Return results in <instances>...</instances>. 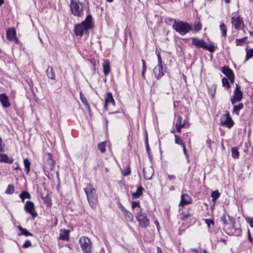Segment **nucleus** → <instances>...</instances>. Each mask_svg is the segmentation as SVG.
I'll return each mask as SVG.
<instances>
[{
    "label": "nucleus",
    "instance_id": "nucleus-1",
    "mask_svg": "<svg viewBox=\"0 0 253 253\" xmlns=\"http://www.w3.org/2000/svg\"><path fill=\"white\" fill-rule=\"evenodd\" d=\"M93 27V22L92 16L88 14L83 21L76 25L74 32L76 36L82 37L84 34H86L87 31Z\"/></svg>",
    "mask_w": 253,
    "mask_h": 253
},
{
    "label": "nucleus",
    "instance_id": "nucleus-2",
    "mask_svg": "<svg viewBox=\"0 0 253 253\" xmlns=\"http://www.w3.org/2000/svg\"><path fill=\"white\" fill-rule=\"evenodd\" d=\"M84 191L90 206L92 209H95L98 204V194L96 190L92 184L88 183L84 189Z\"/></svg>",
    "mask_w": 253,
    "mask_h": 253
},
{
    "label": "nucleus",
    "instance_id": "nucleus-3",
    "mask_svg": "<svg viewBox=\"0 0 253 253\" xmlns=\"http://www.w3.org/2000/svg\"><path fill=\"white\" fill-rule=\"evenodd\" d=\"M84 4L79 0H71L70 8L71 13L78 17L84 15Z\"/></svg>",
    "mask_w": 253,
    "mask_h": 253
},
{
    "label": "nucleus",
    "instance_id": "nucleus-4",
    "mask_svg": "<svg viewBox=\"0 0 253 253\" xmlns=\"http://www.w3.org/2000/svg\"><path fill=\"white\" fill-rule=\"evenodd\" d=\"M173 21L172 28L175 31L181 35L184 36L188 33L191 29L192 27L187 22L182 21H176L175 19H172Z\"/></svg>",
    "mask_w": 253,
    "mask_h": 253
},
{
    "label": "nucleus",
    "instance_id": "nucleus-5",
    "mask_svg": "<svg viewBox=\"0 0 253 253\" xmlns=\"http://www.w3.org/2000/svg\"><path fill=\"white\" fill-rule=\"evenodd\" d=\"M79 242L83 252L84 253H91V243L88 238L82 237L80 238Z\"/></svg>",
    "mask_w": 253,
    "mask_h": 253
},
{
    "label": "nucleus",
    "instance_id": "nucleus-6",
    "mask_svg": "<svg viewBox=\"0 0 253 253\" xmlns=\"http://www.w3.org/2000/svg\"><path fill=\"white\" fill-rule=\"evenodd\" d=\"M220 123L222 126H225L229 128H230L231 127H232L234 124V123L228 112H227L226 114L222 115L220 118Z\"/></svg>",
    "mask_w": 253,
    "mask_h": 253
},
{
    "label": "nucleus",
    "instance_id": "nucleus-7",
    "mask_svg": "<svg viewBox=\"0 0 253 253\" xmlns=\"http://www.w3.org/2000/svg\"><path fill=\"white\" fill-rule=\"evenodd\" d=\"M54 167V164L53 159H52V156L50 153H48L47 155L46 160L45 162V165L44 167V171L45 175L47 176L46 173H49V171L53 170Z\"/></svg>",
    "mask_w": 253,
    "mask_h": 253
},
{
    "label": "nucleus",
    "instance_id": "nucleus-8",
    "mask_svg": "<svg viewBox=\"0 0 253 253\" xmlns=\"http://www.w3.org/2000/svg\"><path fill=\"white\" fill-rule=\"evenodd\" d=\"M25 210L30 213L33 218L36 217L38 215L35 209L34 204L32 201H27L24 206Z\"/></svg>",
    "mask_w": 253,
    "mask_h": 253
},
{
    "label": "nucleus",
    "instance_id": "nucleus-9",
    "mask_svg": "<svg viewBox=\"0 0 253 253\" xmlns=\"http://www.w3.org/2000/svg\"><path fill=\"white\" fill-rule=\"evenodd\" d=\"M232 24L237 30L241 29L244 26V23L240 16H233L232 18Z\"/></svg>",
    "mask_w": 253,
    "mask_h": 253
},
{
    "label": "nucleus",
    "instance_id": "nucleus-10",
    "mask_svg": "<svg viewBox=\"0 0 253 253\" xmlns=\"http://www.w3.org/2000/svg\"><path fill=\"white\" fill-rule=\"evenodd\" d=\"M221 71L228 78L231 83H234V75L233 71L228 67H222Z\"/></svg>",
    "mask_w": 253,
    "mask_h": 253
},
{
    "label": "nucleus",
    "instance_id": "nucleus-11",
    "mask_svg": "<svg viewBox=\"0 0 253 253\" xmlns=\"http://www.w3.org/2000/svg\"><path fill=\"white\" fill-rule=\"evenodd\" d=\"M192 201V199L189 195L187 194H183L181 196V200L179 205L183 207L185 205L191 203Z\"/></svg>",
    "mask_w": 253,
    "mask_h": 253
},
{
    "label": "nucleus",
    "instance_id": "nucleus-12",
    "mask_svg": "<svg viewBox=\"0 0 253 253\" xmlns=\"http://www.w3.org/2000/svg\"><path fill=\"white\" fill-rule=\"evenodd\" d=\"M155 78L159 80L163 75V67L162 65H157L153 69Z\"/></svg>",
    "mask_w": 253,
    "mask_h": 253
},
{
    "label": "nucleus",
    "instance_id": "nucleus-13",
    "mask_svg": "<svg viewBox=\"0 0 253 253\" xmlns=\"http://www.w3.org/2000/svg\"><path fill=\"white\" fill-rule=\"evenodd\" d=\"M0 101L3 107L7 108L10 106V103L8 100V97L5 93H1L0 94Z\"/></svg>",
    "mask_w": 253,
    "mask_h": 253
},
{
    "label": "nucleus",
    "instance_id": "nucleus-14",
    "mask_svg": "<svg viewBox=\"0 0 253 253\" xmlns=\"http://www.w3.org/2000/svg\"><path fill=\"white\" fill-rule=\"evenodd\" d=\"M143 171L144 177L145 179L149 180L152 178L154 174V170L151 167L144 168Z\"/></svg>",
    "mask_w": 253,
    "mask_h": 253
},
{
    "label": "nucleus",
    "instance_id": "nucleus-15",
    "mask_svg": "<svg viewBox=\"0 0 253 253\" xmlns=\"http://www.w3.org/2000/svg\"><path fill=\"white\" fill-rule=\"evenodd\" d=\"M243 98V93L242 91L234 92L233 97L231 99V102L232 105L235 103L240 101Z\"/></svg>",
    "mask_w": 253,
    "mask_h": 253
},
{
    "label": "nucleus",
    "instance_id": "nucleus-16",
    "mask_svg": "<svg viewBox=\"0 0 253 253\" xmlns=\"http://www.w3.org/2000/svg\"><path fill=\"white\" fill-rule=\"evenodd\" d=\"M69 230L61 229L60 230L59 237L58 239L61 240L68 241L69 240Z\"/></svg>",
    "mask_w": 253,
    "mask_h": 253
},
{
    "label": "nucleus",
    "instance_id": "nucleus-17",
    "mask_svg": "<svg viewBox=\"0 0 253 253\" xmlns=\"http://www.w3.org/2000/svg\"><path fill=\"white\" fill-rule=\"evenodd\" d=\"M191 40L192 44L195 45L198 47L204 48V46L206 43L204 40H200L197 38H192Z\"/></svg>",
    "mask_w": 253,
    "mask_h": 253
},
{
    "label": "nucleus",
    "instance_id": "nucleus-18",
    "mask_svg": "<svg viewBox=\"0 0 253 253\" xmlns=\"http://www.w3.org/2000/svg\"><path fill=\"white\" fill-rule=\"evenodd\" d=\"M6 38L9 41L18 40L16 37V31L14 29H9L6 32Z\"/></svg>",
    "mask_w": 253,
    "mask_h": 253
},
{
    "label": "nucleus",
    "instance_id": "nucleus-19",
    "mask_svg": "<svg viewBox=\"0 0 253 253\" xmlns=\"http://www.w3.org/2000/svg\"><path fill=\"white\" fill-rule=\"evenodd\" d=\"M136 217L138 221H148L146 214L143 212L141 209H139V211L137 212Z\"/></svg>",
    "mask_w": 253,
    "mask_h": 253
},
{
    "label": "nucleus",
    "instance_id": "nucleus-20",
    "mask_svg": "<svg viewBox=\"0 0 253 253\" xmlns=\"http://www.w3.org/2000/svg\"><path fill=\"white\" fill-rule=\"evenodd\" d=\"M102 66L103 68V72L105 75H109L110 71V62L107 59L103 60Z\"/></svg>",
    "mask_w": 253,
    "mask_h": 253
},
{
    "label": "nucleus",
    "instance_id": "nucleus-21",
    "mask_svg": "<svg viewBox=\"0 0 253 253\" xmlns=\"http://www.w3.org/2000/svg\"><path fill=\"white\" fill-rule=\"evenodd\" d=\"M181 120H182L181 117L180 116H178L177 118V120H176V124H175V127H176V128L177 129V131L178 132H181V129L182 127H184V126H185V120L182 124L181 123Z\"/></svg>",
    "mask_w": 253,
    "mask_h": 253
},
{
    "label": "nucleus",
    "instance_id": "nucleus-22",
    "mask_svg": "<svg viewBox=\"0 0 253 253\" xmlns=\"http://www.w3.org/2000/svg\"><path fill=\"white\" fill-rule=\"evenodd\" d=\"M0 162L8 164H11L13 162V159L6 154L0 153Z\"/></svg>",
    "mask_w": 253,
    "mask_h": 253
},
{
    "label": "nucleus",
    "instance_id": "nucleus-23",
    "mask_svg": "<svg viewBox=\"0 0 253 253\" xmlns=\"http://www.w3.org/2000/svg\"><path fill=\"white\" fill-rule=\"evenodd\" d=\"M110 102H114V98L113 97L112 93L108 92L107 93L106 97L105 99V102L104 105V107L107 110H108V107Z\"/></svg>",
    "mask_w": 253,
    "mask_h": 253
},
{
    "label": "nucleus",
    "instance_id": "nucleus-24",
    "mask_svg": "<svg viewBox=\"0 0 253 253\" xmlns=\"http://www.w3.org/2000/svg\"><path fill=\"white\" fill-rule=\"evenodd\" d=\"M143 188L141 186L137 187V190L135 192L133 193L132 195L133 199H137L139 198L143 193Z\"/></svg>",
    "mask_w": 253,
    "mask_h": 253
},
{
    "label": "nucleus",
    "instance_id": "nucleus-25",
    "mask_svg": "<svg viewBox=\"0 0 253 253\" xmlns=\"http://www.w3.org/2000/svg\"><path fill=\"white\" fill-rule=\"evenodd\" d=\"M18 228L21 231V232L18 234V236L24 235L26 237L28 236H33V234L30 232H29L26 228H24L21 226H18Z\"/></svg>",
    "mask_w": 253,
    "mask_h": 253
},
{
    "label": "nucleus",
    "instance_id": "nucleus-26",
    "mask_svg": "<svg viewBox=\"0 0 253 253\" xmlns=\"http://www.w3.org/2000/svg\"><path fill=\"white\" fill-rule=\"evenodd\" d=\"M225 224L226 225L231 226L232 228L234 229V232H232L233 234H235L236 235H238L241 232V229L240 228H235L234 227L236 225V223L237 222H224Z\"/></svg>",
    "mask_w": 253,
    "mask_h": 253
},
{
    "label": "nucleus",
    "instance_id": "nucleus-27",
    "mask_svg": "<svg viewBox=\"0 0 253 253\" xmlns=\"http://www.w3.org/2000/svg\"><path fill=\"white\" fill-rule=\"evenodd\" d=\"M19 197L23 203L24 202L25 199H31V196L30 193L26 191H23L19 195Z\"/></svg>",
    "mask_w": 253,
    "mask_h": 253
},
{
    "label": "nucleus",
    "instance_id": "nucleus-28",
    "mask_svg": "<svg viewBox=\"0 0 253 253\" xmlns=\"http://www.w3.org/2000/svg\"><path fill=\"white\" fill-rule=\"evenodd\" d=\"M80 99H81L82 103L85 106V108L89 112H90V108L89 105L88 103H87V100H86V98L84 96V95L82 92H80Z\"/></svg>",
    "mask_w": 253,
    "mask_h": 253
},
{
    "label": "nucleus",
    "instance_id": "nucleus-29",
    "mask_svg": "<svg viewBox=\"0 0 253 253\" xmlns=\"http://www.w3.org/2000/svg\"><path fill=\"white\" fill-rule=\"evenodd\" d=\"M46 73L47 77L49 79L54 80L55 76L53 72V68L52 67H48L47 69L46 70Z\"/></svg>",
    "mask_w": 253,
    "mask_h": 253
},
{
    "label": "nucleus",
    "instance_id": "nucleus-30",
    "mask_svg": "<svg viewBox=\"0 0 253 253\" xmlns=\"http://www.w3.org/2000/svg\"><path fill=\"white\" fill-rule=\"evenodd\" d=\"M243 104L242 103H239L237 105H234L232 113L237 115L239 114V112L243 108Z\"/></svg>",
    "mask_w": 253,
    "mask_h": 253
},
{
    "label": "nucleus",
    "instance_id": "nucleus-31",
    "mask_svg": "<svg viewBox=\"0 0 253 253\" xmlns=\"http://www.w3.org/2000/svg\"><path fill=\"white\" fill-rule=\"evenodd\" d=\"M23 163L26 169V174H28L30 171L31 162L28 159L26 158L24 160Z\"/></svg>",
    "mask_w": 253,
    "mask_h": 253
},
{
    "label": "nucleus",
    "instance_id": "nucleus-32",
    "mask_svg": "<svg viewBox=\"0 0 253 253\" xmlns=\"http://www.w3.org/2000/svg\"><path fill=\"white\" fill-rule=\"evenodd\" d=\"M107 145L106 141H103L99 143L98 144L97 147L99 150L102 153H104L106 151V147Z\"/></svg>",
    "mask_w": 253,
    "mask_h": 253
},
{
    "label": "nucleus",
    "instance_id": "nucleus-33",
    "mask_svg": "<svg viewBox=\"0 0 253 253\" xmlns=\"http://www.w3.org/2000/svg\"><path fill=\"white\" fill-rule=\"evenodd\" d=\"M41 198L43 200L44 203L47 206H51L52 203L50 198L48 196V195H46L44 197L42 196Z\"/></svg>",
    "mask_w": 253,
    "mask_h": 253
},
{
    "label": "nucleus",
    "instance_id": "nucleus-34",
    "mask_svg": "<svg viewBox=\"0 0 253 253\" xmlns=\"http://www.w3.org/2000/svg\"><path fill=\"white\" fill-rule=\"evenodd\" d=\"M232 157L234 159H238L239 156V152L237 147H234L231 149Z\"/></svg>",
    "mask_w": 253,
    "mask_h": 253
},
{
    "label": "nucleus",
    "instance_id": "nucleus-35",
    "mask_svg": "<svg viewBox=\"0 0 253 253\" xmlns=\"http://www.w3.org/2000/svg\"><path fill=\"white\" fill-rule=\"evenodd\" d=\"M219 28L222 33V36L223 37H226L227 36L226 26L224 23H222L220 25Z\"/></svg>",
    "mask_w": 253,
    "mask_h": 253
},
{
    "label": "nucleus",
    "instance_id": "nucleus-36",
    "mask_svg": "<svg viewBox=\"0 0 253 253\" xmlns=\"http://www.w3.org/2000/svg\"><path fill=\"white\" fill-rule=\"evenodd\" d=\"M220 194L217 190H215L211 192V197H212V201H216L220 196Z\"/></svg>",
    "mask_w": 253,
    "mask_h": 253
},
{
    "label": "nucleus",
    "instance_id": "nucleus-37",
    "mask_svg": "<svg viewBox=\"0 0 253 253\" xmlns=\"http://www.w3.org/2000/svg\"><path fill=\"white\" fill-rule=\"evenodd\" d=\"M247 37H244L243 38H242V39H236V45L237 46H241V45H243L246 42V41L247 40Z\"/></svg>",
    "mask_w": 253,
    "mask_h": 253
},
{
    "label": "nucleus",
    "instance_id": "nucleus-38",
    "mask_svg": "<svg viewBox=\"0 0 253 253\" xmlns=\"http://www.w3.org/2000/svg\"><path fill=\"white\" fill-rule=\"evenodd\" d=\"M14 192V186L12 184H9L7 186V189L5 191V193L7 194H11Z\"/></svg>",
    "mask_w": 253,
    "mask_h": 253
},
{
    "label": "nucleus",
    "instance_id": "nucleus-39",
    "mask_svg": "<svg viewBox=\"0 0 253 253\" xmlns=\"http://www.w3.org/2000/svg\"><path fill=\"white\" fill-rule=\"evenodd\" d=\"M204 48L207 49L210 52H213L215 50V46L212 44L207 45L206 43L204 46Z\"/></svg>",
    "mask_w": 253,
    "mask_h": 253
},
{
    "label": "nucleus",
    "instance_id": "nucleus-40",
    "mask_svg": "<svg viewBox=\"0 0 253 253\" xmlns=\"http://www.w3.org/2000/svg\"><path fill=\"white\" fill-rule=\"evenodd\" d=\"M175 137V143L177 144L180 145L182 146L183 145H184L183 143L182 140L176 134L174 135Z\"/></svg>",
    "mask_w": 253,
    "mask_h": 253
},
{
    "label": "nucleus",
    "instance_id": "nucleus-41",
    "mask_svg": "<svg viewBox=\"0 0 253 253\" xmlns=\"http://www.w3.org/2000/svg\"><path fill=\"white\" fill-rule=\"evenodd\" d=\"M122 173L124 176H127L129 175L130 173V169L129 166L122 170Z\"/></svg>",
    "mask_w": 253,
    "mask_h": 253
},
{
    "label": "nucleus",
    "instance_id": "nucleus-42",
    "mask_svg": "<svg viewBox=\"0 0 253 253\" xmlns=\"http://www.w3.org/2000/svg\"><path fill=\"white\" fill-rule=\"evenodd\" d=\"M215 89L216 87L215 86V85H212L211 87L209 88V92L212 98H213L214 96Z\"/></svg>",
    "mask_w": 253,
    "mask_h": 253
},
{
    "label": "nucleus",
    "instance_id": "nucleus-43",
    "mask_svg": "<svg viewBox=\"0 0 253 253\" xmlns=\"http://www.w3.org/2000/svg\"><path fill=\"white\" fill-rule=\"evenodd\" d=\"M222 85L225 87L228 88L230 87L228 80L226 78H223L222 80Z\"/></svg>",
    "mask_w": 253,
    "mask_h": 253
},
{
    "label": "nucleus",
    "instance_id": "nucleus-44",
    "mask_svg": "<svg viewBox=\"0 0 253 253\" xmlns=\"http://www.w3.org/2000/svg\"><path fill=\"white\" fill-rule=\"evenodd\" d=\"M253 56V49L246 50V59H248Z\"/></svg>",
    "mask_w": 253,
    "mask_h": 253
},
{
    "label": "nucleus",
    "instance_id": "nucleus-45",
    "mask_svg": "<svg viewBox=\"0 0 253 253\" xmlns=\"http://www.w3.org/2000/svg\"><path fill=\"white\" fill-rule=\"evenodd\" d=\"M156 53L158 57V64L157 65H162V60L161 57L160 53L157 50L156 51Z\"/></svg>",
    "mask_w": 253,
    "mask_h": 253
},
{
    "label": "nucleus",
    "instance_id": "nucleus-46",
    "mask_svg": "<svg viewBox=\"0 0 253 253\" xmlns=\"http://www.w3.org/2000/svg\"><path fill=\"white\" fill-rule=\"evenodd\" d=\"M191 214L189 213H183L181 215H180V219L181 220H187L188 219V217H190Z\"/></svg>",
    "mask_w": 253,
    "mask_h": 253
},
{
    "label": "nucleus",
    "instance_id": "nucleus-47",
    "mask_svg": "<svg viewBox=\"0 0 253 253\" xmlns=\"http://www.w3.org/2000/svg\"><path fill=\"white\" fill-rule=\"evenodd\" d=\"M131 207L133 209L137 207H138L140 209H141L139 202L133 201L131 204Z\"/></svg>",
    "mask_w": 253,
    "mask_h": 253
},
{
    "label": "nucleus",
    "instance_id": "nucleus-48",
    "mask_svg": "<svg viewBox=\"0 0 253 253\" xmlns=\"http://www.w3.org/2000/svg\"><path fill=\"white\" fill-rule=\"evenodd\" d=\"M32 244L30 241L26 240L25 243L23 244L22 247L24 249L27 248L30 246H31Z\"/></svg>",
    "mask_w": 253,
    "mask_h": 253
},
{
    "label": "nucleus",
    "instance_id": "nucleus-49",
    "mask_svg": "<svg viewBox=\"0 0 253 253\" xmlns=\"http://www.w3.org/2000/svg\"><path fill=\"white\" fill-rule=\"evenodd\" d=\"M201 28H202V26L201 24H197V25H195V26H194V31L195 32H198L199 31H200L201 29Z\"/></svg>",
    "mask_w": 253,
    "mask_h": 253
},
{
    "label": "nucleus",
    "instance_id": "nucleus-50",
    "mask_svg": "<svg viewBox=\"0 0 253 253\" xmlns=\"http://www.w3.org/2000/svg\"><path fill=\"white\" fill-rule=\"evenodd\" d=\"M149 222H139V225L142 227H146L149 225Z\"/></svg>",
    "mask_w": 253,
    "mask_h": 253
},
{
    "label": "nucleus",
    "instance_id": "nucleus-51",
    "mask_svg": "<svg viewBox=\"0 0 253 253\" xmlns=\"http://www.w3.org/2000/svg\"><path fill=\"white\" fill-rule=\"evenodd\" d=\"M182 148H183V152L187 158V159H188V155L187 154V150L185 148V145H183V146H182Z\"/></svg>",
    "mask_w": 253,
    "mask_h": 253
},
{
    "label": "nucleus",
    "instance_id": "nucleus-52",
    "mask_svg": "<svg viewBox=\"0 0 253 253\" xmlns=\"http://www.w3.org/2000/svg\"><path fill=\"white\" fill-rule=\"evenodd\" d=\"M207 223V225L209 229L210 230L211 228H213L214 226V222H206Z\"/></svg>",
    "mask_w": 253,
    "mask_h": 253
},
{
    "label": "nucleus",
    "instance_id": "nucleus-53",
    "mask_svg": "<svg viewBox=\"0 0 253 253\" xmlns=\"http://www.w3.org/2000/svg\"><path fill=\"white\" fill-rule=\"evenodd\" d=\"M168 178L169 180H175L176 177L174 175H170V174H168Z\"/></svg>",
    "mask_w": 253,
    "mask_h": 253
},
{
    "label": "nucleus",
    "instance_id": "nucleus-54",
    "mask_svg": "<svg viewBox=\"0 0 253 253\" xmlns=\"http://www.w3.org/2000/svg\"><path fill=\"white\" fill-rule=\"evenodd\" d=\"M145 144H146V149H147V151L148 152V153H149V145H148V139L147 138H146V140H145Z\"/></svg>",
    "mask_w": 253,
    "mask_h": 253
},
{
    "label": "nucleus",
    "instance_id": "nucleus-55",
    "mask_svg": "<svg viewBox=\"0 0 253 253\" xmlns=\"http://www.w3.org/2000/svg\"><path fill=\"white\" fill-rule=\"evenodd\" d=\"M238 91H241L240 90V86L239 84H236V88L235 89L234 92H238Z\"/></svg>",
    "mask_w": 253,
    "mask_h": 253
},
{
    "label": "nucleus",
    "instance_id": "nucleus-56",
    "mask_svg": "<svg viewBox=\"0 0 253 253\" xmlns=\"http://www.w3.org/2000/svg\"><path fill=\"white\" fill-rule=\"evenodd\" d=\"M142 69L146 70V63H145L144 60L142 59Z\"/></svg>",
    "mask_w": 253,
    "mask_h": 253
},
{
    "label": "nucleus",
    "instance_id": "nucleus-57",
    "mask_svg": "<svg viewBox=\"0 0 253 253\" xmlns=\"http://www.w3.org/2000/svg\"><path fill=\"white\" fill-rule=\"evenodd\" d=\"M248 240L250 242H253V238L251 237L250 231H248Z\"/></svg>",
    "mask_w": 253,
    "mask_h": 253
},
{
    "label": "nucleus",
    "instance_id": "nucleus-58",
    "mask_svg": "<svg viewBox=\"0 0 253 253\" xmlns=\"http://www.w3.org/2000/svg\"><path fill=\"white\" fill-rule=\"evenodd\" d=\"M146 71V70H143V69L142 70V77L143 79H145V73Z\"/></svg>",
    "mask_w": 253,
    "mask_h": 253
},
{
    "label": "nucleus",
    "instance_id": "nucleus-59",
    "mask_svg": "<svg viewBox=\"0 0 253 253\" xmlns=\"http://www.w3.org/2000/svg\"><path fill=\"white\" fill-rule=\"evenodd\" d=\"M157 253H162V250L160 248L157 247Z\"/></svg>",
    "mask_w": 253,
    "mask_h": 253
},
{
    "label": "nucleus",
    "instance_id": "nucleus-60",
    "mask_svg": "<svg viewBox=\"0 0 253 253\" xmlns=\"http://www.w3.org/2000/svg\"><path fill=\"white\" fill-rule=\"evenodd\" d=\"M4 151V149L2 148L1 143H0V152H2Z\"/></svg>",
    "mask_w": 253,
    "mask_h": 253
},
{
    "label": "nucleus",
    "instance_id": "nucleus-61",
    "mask_svg": "<svg viewBox=\"0 0 253 253\" xmlns=\"http://www.w3.org/2000/svg\"><path fill=\"white\" fill-rule=\"evenodd\" d=\"M115 100H114V102H110V103H109V104H111L113 106H115Z\"/></svg>",
    "mask_w": 253,
    "mask_h": 253
},
{
    "label": "nucleus",
    "instance_id": "nucleus-62",
    "mask_svg": "<svg viewBox=\"0 0 253 253\" xmlns=\"http://www.w3.org/2000/svg\"><path fill=\"white\" fill-rule=\"evenodd\" d=\"M4 3L3 0H0V6Z\"/></svg>",
    "mask_w": 253,
    "mask_h": 253
},
{
    "label": "nucleus",
    "instance_id": "nucleus-63",
    "mask_svg": "<svg viewBox=\"0 0 253 253\" xmlns=\"http://www.w3.org/2000/svg\"><path fill=\"white\" fill-rule=\"evenodd\" d=\"M15 169H20V167L19 166V165H17V167L15 168Z\"/></svg>",
    "mask_w": 253,
    "mask_h": 253
},
{
    "label": "nucleus",
    "instance_id": "nucleus-64",
    "mask_svg": "<svg viewBox=\"0 0 253 253\" xmlns=\"http://www.w3.org/2000/svg\"><path fill=\"white\" fill-rule=\"evenodd\" d=\"M249 224L251 227H253V222H249Z\"/></svg>",
    "mask_w": 253,
    "mask_h": 253
}]
</instances>
